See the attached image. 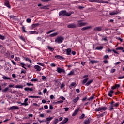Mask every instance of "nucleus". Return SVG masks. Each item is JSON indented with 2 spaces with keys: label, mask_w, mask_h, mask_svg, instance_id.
<instances>
[{
  "label": "nucleus",
  "mask_w": 124,
  "mask_h": 124,
  "mask_svg": "<svg viewBox=\"0 0 124 124\" xmlns=\"http://www.w3.org/2000/svg\"><path fill=\"white\" fill-rule=\"evenodd\" d=\"M74 13V12H67L65 10L61 11L59 13V16H70L71 14H73Z\"/></svg>",
  "instance_id": "obj_1"
},
{
  "label": "nucleus",
  "mask_w": 124,
  "mask_h": 124,
  "mask_svg": "<svg viewBox=\"0 0 124 124\" xmlns=\"http://www.w3.org/2000/svg\"><path fill=\"white\" fill-rule=\"evenodd\" d=\"M107 110V107H102L95 108V112H103V111H106Z\"/></svg>",
  "instance_id": "obj_2"
},
{
  "label": "nucleus",
  "mask_w": 124,
  "mask_h": 124,
  "mask_svg": "<svg viewBox=\"0 0 124 124\" xmlns=\"http://www.w3.org/2000/svg\"><path fill=\"white\" fill-rule=\"evenodd\" d=\"M64 38L62 36H57L56 39L55 40V42L58 44H61L64 40Z\"/></svg>",
  "instance_id": "obj_3"
},
{
  "label": "nucleus",
  "mask_w": 124,
  "mask_h": 124,
  "mask_svg": "<svg viewBox=\"0 0 124 124\" xmlns=\"http://www.w3.org/2000/svg\"><path fill=\"white\" fill-rule=\"evenodd\" d=\"M18 109H19V107L16 106H13L10 107L9 108V110L11 111H12L13 110H18Z\"/></svg>",
  "instance_id": "obj_4"
},
{
  "label": "nucleus",
  "mask_w": 124,
  "mask_h": 124,
  "mask_svg": "<svg viewBox=\"0 0 124 124\" xmlns=\"http://www.w3.org/2000/svg\"><path fill=\"white\" fill-rule=\"evenodd\" d=\"M77 27V25L74 23H71L67 25V28H68V29L76 28Z\"/></svg>",
  "instance_id": "obj_5"
},
{
  "label": "nucleus",
  "mask_w": 124,
  "mask_h": 124,
  "mask_svg": "<svg viewBox=\"0 0 124 124\" xmlns=\"http://www.w3.org/2000/svg\"><path fill=\"white\" fill-rule=\"evenodd\" d=\"M24 91L26 92L30 91V92H33V88H29V87H26L24 88Z\"/></svg>",
  "instance_id": "obj_6"
},
{
  "label": "nucleus",
  "mask_w": 124,
  "mask_h": 124,
  "mask_svg": "<svg viewBox=\"0 0 124 124\" xmlns=\"http://www.w3.org/2000/svg\"><path fill=\"white\" fill-rule=\"evenodd\" d=\"M56 59H58V60H64V58L61 55H56L55 56Z\"/></svg>",
  "instance_id": "obj_7"
},
{
  "label": "nucleus",
  "mask_w": 124,
  "mask_h": 124,
  "mask_svg": "<svg viewBox=\"0 0 124 124\" xmlns=\"http://www.w3.org/2000/svg\"><path fill=\"white\" fill-rule=\"evenodd\" d=\"M87 23L85 22H79L78 24V27H79V28L81 27H82V26H86Z\"/></svg>",
  "instance_id": "obj_8"
},
{
  "label": "nucleus",
  "mask_w": 124,
  "mask_h": 124,
  "mask_svg": "<svg viewBox=\"0 0 124 124\" xmlns=\"http://www.w3.org/2000/svg\"><path fill=\"white\" fill-rule=\"evenodd\" d=\"M102 30V27H97L94 28L95 31H100Z\"/></svg>",
  "instance_id": "obj_9"
},
{
  "label": "nucleus",
  "mask_w": 124,
  "mask_h": 124,
  "mask_svg": "<svg viewBox=\"0 0 124 124\" xmlns=\"http://www.w3.org/2000/svg\"><path fill=\"white\" fill-rule=\"evenodd\" d=\"M66 54L70 56L71 55V48H67L66 50Z\"/></svg>",
  "instance_id": "obj_10"
},
{
  "label": "nucleus",
  "mask_w": 124,
  "mask_h": 124,
  "mask_svg": "<svg viewBox=\"0 0 124 124\" xmlns=\"http://www.w3.org/2000/svg\"><path fill=\"white\" fill-rule=\"evenodd\" d=\"M80 109L79 108H78L77 109H76L74 111V112L72 114L73 117H75L76 115H77L78 114V112H79V110Z\"/></svg>",
  "instance_id": "obj_11"
},
{
  "label": "nucleus",
  "mask_w": 124,
  "mask_h": 124,
  "mask_svg": "<svg viewBox=\"0 0 124 124\" xmlns=\"http://www.w3.org/2000/svg\"><path fill=\"white\" fill-rule=\"evenodd\" d=\"M34 68L36 70V71L39 72L41 71V67H40L37 65H35Z\"/></svg>",
  "instance_id": "obj_12"
},
{
  "label": "nucleus",
  "mask_w": 124,
  "mask_h": 124,
  "mask_svg": "<svg viewBox=\"0 0 124 124\" xmlns=\"http://www.w3.org/2000/svg\"><path fill=\"white\" fill-rule=\"evenodd\" d=\"M5 6H7L8 8H11L10 4H9V1L8 0H5L4 2Z\"/></svg>",
  "instance_id": "obj_13"
},
{
  "label": "nucleus",
  "mask_w": 124,
  "mask_h": 124,
  "mask_svg": "<svg viewBox=\"0 0 124 124\" xmlns=\"http://www.w3.org/2000/svg\"><path fill=\"white\" fill-rule=\"evenodd\" d=\"M57 71L58 72V73H62V72L64 73L65 72V71L64 69H62L61 68H57Z\"/></svg>",
  "instance_id": "obj_14"
},
{
  "label": "nucleus",
  "mask_w": 124,
  "mask_h": 124,
  "mask_svg": "<svg viewBox=\"0 0 124 124\" xmlns=\"http://www.w3.org/2000/svg\"><path fill=\"white\" fill-rule=\"evenodd\" d=\"M91 123V120L90 118H88L87 119L84 120L83 124H90Z\"/></svg>",
  "instance_id": "obj_15"
},
{
  "label": "nucleus",
  "mask_w": 124,
  "mask_h": 124,
  "mask_svg": "<svg viewBox=\"0 0 124 124\" xmlns=\"http://www.w3.org/2000/svg\"><path fill=\"white\" fill-rule=\"evenodd\" d=\"M113 93H114V91L110 90L109 92H108V96H110V97H112V96H113Z\"/></svg>",
  "instance_id": "obj_16"
},
{
  "label": "nucleus",
  "mask_w": 124,
  "mask_h": 124,
  "mask_svg": "<svg viewBox=\"0 0 124 124\" xmlns=\"http://www.w3.org/2000/svg\"><path fill=\"white\" fill-rule=\"evenodd\" d=\"M89 2H101V0H89Z\"/></svg>",
  "instance_id": "obj_17"
},
{
  "label": "nucleus",
  "mask_w": 124,
  "mask_h": 124,
  "mask_svg": "<svg viewBox=\"0 0 124 124\" xmlns=\"http://www.w3.org/2000/svg\"><path fill=\"white\" fill-rule=\"evenodd\" d=\"M93 82V79H92L90 80H89L85 84V86H87V87L88 86H90V85H91V84H92V82Z\"/></svg>",
  "instance_id": "obj_18"
},
{
  "label": "nucleus",
  "mask_w": 124,
  "mask_h": 124,
  "mask_svg": "<svg viewBox=\"0 0 124 124\" xmlns=\"http://www.w3.org/2000/svg\"><path fill=\"white\" fill-rule=\"evenodd\" d=\"M107 112H106V111L104 112L101 114L97 115V116H98V117H99L98 118H101V117H103V116H105V115H107Z\"/></svg>",
  "instance_id": "obj_19"
},
{
  "label": "nucleus",
  "mask_w": 124,
  "mask_h": 124,
  "mask_svg": "<svg viewBox=\"0 0 124 124\" xmlns=\"http://www.w3.org/2000/svg\"><path fill=\"white\" fill-rule=\"evenodd\" d=\"M53 119H54L53 117L46 118V121H45V122H51Z\"/></svg>",
  "instance_id": "obj_20"
},
{
  "label": "nucleus",
  "mask_w": 124,
  "mask_h": 124,
  "mask_svg": "<svg viewBox=\"0 0 124 124\" xmlns=\"http://www.w3.org/2000/svg\"><path fill=\"white\" fill-rule=\"evenodd\" d=\"M58 34H59V33L55 32V33H53L52 34H51L50 35H49V36L50 37H54L55 36H57V35H58Z\"/></svg>",
  "instance_id": "obj_21"
},
{
  "label": "nucleus",
  "mask_w": 124,
  "mask_h": 124,
  "mask_svg": "<svg viewBox=\"0 0 124 124\" xmlns=\"http://www.w3.org/2000/svg\"><path fill=\"white\" fill-rule=\"evenodd\" d=\"M20 66H22V67H23V68H24V69L27 70V68L25 67V66H26V64L24 63H19V65Z\"/></svg>",
  "instance_id": "obj_22"
},
{
  "label": "nucleus",
  "mask_w": 124,
  "mask_h": 124,
  "mask_svg": "<svg viewBox=\"0 0 124 124\" xmlns=\"http://www.w3.org/2000/svg\"><path fill=\"white\" fill-rule=\"evenodd\" d=\"M15 88H16V89H23V88H24V86H23V85H16Z\"/></svg>",
  "instance_id": "obj_23"
},
{
  "label": "nucleus",
  "mask_w": 124,
  "mask_h": 124,
  "mask_svg": "<svg viewBox=\"0 0 124 124\" xmlns=\"http://www.w3.org/2000/svg\"><path fill=\"white\" fill-rule=\"evenodd\" d=\"M103 46H98L95 48V50H102Z\"/></svg>",
  "instance_id": "obj_24"
},
{
  "label": "nucleus",
  "mask_w": 124,
  "mask_h": 124,
  "mask_svg": "<svg viewBox=\"0 0 124 124\" xmlns=\"http://www.w3.org/2000/svg\"><path fill=\"white\" fill-rule=\"evenodd\" d=\"M47 48L48 49V50H50L51 52H53V51H54L55 49L54 48L50 46H47Z\"/></svg>",
  "instance_id": "obj_25"
},
{
  "label": "nucleus",
  "mask_w": 124,
  "mask_h": 124,
  "mask_svg": "<svg viewBox=\"0 0 124 124\" xmlns=\"http://www.w3.org/2000/svg\"><path fill=\"white\" fill-rule=\"evenodd\" d=\"M91 28V27H89V26H86L85 27H83L81 29L82 31H86V30H88V29H90Z\"/></svg>",
  "instance_id": "obj_26"
},
{
  "label": "nucleus",
  "mask_w": 124,
  "mask_h": 124,
  "mask_svg": "<svg viewBox=\"0 0 124 124\" xmlns=\"http://www.w3.org/2000/svg\"><path fill=\"white\" fill-rule=\"evenodd\" d=\"M116 14H118V12H117L113 11V12H110L109 13V15H116Z\"/></svg>",
  "instance_id": "obj_27"
},
{
  "label": "nucleus",
  "mask_w": 124,
  "mask_h": 124,
  "mask_svg": "<svg viewBox=\"0 0 124 124\" xmlns=\"http://www.w3.org/2000/svg\"><path fill=\"white\" fill-rule=\"evenodd\" d=\"M38 26H39V23L33 24L32 25V28L33 29L34 28H36Z\"/></svg>",
  "instance_id": "obj_28"
},
{
  "label": "nucleus",
  "mask_w": 124,
  "mask_h": 124,
  "mask_svg": "<svg viewBox=\"0 0 124 124\" xmlns=\"http://www.w3.org/2000/svg\"><path fill=\"white\" fill-rule=\"evenodd\" d=\"M40 96H30L29 98H40Z\"/></svg>",
  "instance_id": "obj_29"
},
{
  "label": "nucleus",
  "mask_w": 124,
  "mask_h": 124,
  "mask_svg": "<svg viewBox=\"0 0 124 124\" xmlns=\"http://www.w3.org/2000/svg\"><path fill=\"white\" fill-rule=\"evenodd\" d=\"M24 60L27 62H29L30 63H31V60H30L29 58L24 57Z\"/></svg>",
  "instance_id": "obj_30"
},
{
  "label": "nucleus",
  "mask_w": 124,
  "mask_h": 124,
  "mask_svg": "<svg viewBox=\"0 0 124 124\" xmlns=\"http://www.w3.org/2000/svg\"><path fill=\"white\" fill-rule=\"evenodd\" d=\"M40 8V9H46V10L49 9V8H48V6H47L41 7Z\"/></svg>",
  "instance_id": "obj_31"
},
{
  "label": "nucleus",
  "mask_w": 124,
  "mask_h": 124,
  "mask_svg": "<svg viewBox=\"0 0 124 124\" xmlns=\"http://www.w3.org/2000/svg\"><path fill=\"white\" fill-rule=\"evenodd\" d=\"M94 98H95V97H94V95H92V96L88 99V100H93Z\"/></svg>",
  "instance_id": "obj_32"
},
{
  "label": "nucleus",
  "mask_w": 124,
  "mask_h": 124,
  "mask_svg": "<svg viewBox=\"0 0 124 124\" xmlns=\"http://www.w3.org/2000/svg\"><path fill=\"white\" fill-rule=\"evenodd\" d=\"M90 62L92 64H94V63H97V61H96L95 60H91L90 61Z\"/></svg>",
  "instance_id": "obj_33"
},
{
  "label": "nucleus",
  "mask_w": 124,
  "mask_h": 124,
  "mask_svg": "<svg viewBox=\"0 0 124 124\" xmlns=\"http://www.w3.org/2000/svg\"><path fill=\"white\" fill-rule=\"evenodd\" d=\"M78 100H79V97H77L76 99H74L73 100V102H74V103H76V102H77Z\"/></svg>",
  "instance_id": "obj_34"
},
{
  "label": "nucleus",
  "mask_w": 124,
  "mask_h": 124,
  "mask_svg": "<svg viewBox=\"0 0 124 124\" xmlns=\"http://www.w3.org/2000/svg\"><path fill=\"white\" fill-rule=\"evenodd\" d=\"M9 88L6 87L2 90V92L3 93H6L7 92V91H9Z\"/></svg>",
  "instance_id": "obj_35"
},
{
  "label": "nucleus",
  "mask_w": 124,
  "mask_h": 124,
  "mask_svg": "<svg viewBox=\"0 0 124 124\" xmlns=\"http://www.w3.org/2000/svg\"><path fill=\"white\" fill-rule=\"evenodd\" d=\"M57 123H59V119H55L53 122V124H57Z\"/></svg>",
  "instance_id": "obj_36"
},
{
  "label": "nucleus",
  "mask_w": 124,
  "mask_h": 124,
  "mask_svg": "<svg viewBox=\"0 0 124 124\" xmlns=\"http://www.w3.org/2000/svg\"><path fill=\"white\" fill-rule=\"evenodd\" d=\"M2 78L4 80H10V78L6 76H3Z\"/></svg>",
  "instance_id": "obj_37"
},
{
  "label": "nucleus",
  "mask_w": 124,
  "mask_h": 124,
  "mask_svg": "<svg viewBox=\"0 0 124 124\" xmlns=\"http://www.w3.org/2000/svg\"><path fill=\"white\" fill-rule=\"evenodd\" d=\"M74 75V70L71 71L70 72H69L68 74V75Z\"/></svg>",
  "instance_id": "obj_38"
},
{
  "label": "nucleus",
  "mask_w": 124,
  "mask_h": 124,
  "mask_svg": "<svg viewBox=\"0 0 124 124\" xmlns=\"http://www.w3.org/2000/svg\"><path fill=\"white\" fill-rule=\"evenodd\" d=\"M19 38L22 40V41H24V42H26V39H25V38L23 37L22 36H20Z\"/></svg>",
  "instance_id": "obj_39"
},
{
  "label": "nucleus",
  "mask_w": 124,
  "mask_h": 124,
  "mask_svg": "<svg viewBox=\"0 0 124 124\" xmlns=\"http://www.w3.org/2000/svg\"><path fill=\"white\" fill-rule=\"evenodd\" d=\"M88 80H89V78H86L85 79H84L82 82V84H86L88 81Z\"/></svg>",
  "instance_id": "obj_40"
},
{
  "label": "nucleus",
  "mask_w": 124,
  "mask_h": 124,
  "mask_svg": "<svg viewBox=\"0 0 124 124\" xmlns=\"http://www.w3.org/2000/svg\"><path fill=\"white\" fill-rule=\"evenodd\" d=\"M0 39H1V40H4L5 39V37L0 34Z\"/></svg>",
  "instance_id": "obj_41"
},
{
  "label": "nucleus",
  "mask_w": 124,
  "mask_h": 124,
  "mask_svg": "<svg viewBox=\"0 0 124 124\" xmlns=\"http://www.w3.org/2000/svg\"><path fill=\"white\" fill-rule=\"evenodd\" d=\"M112 106L113 107H118V106H119V103H114V104H112Z\"/></svg>",
  "instance_id": "obj_42"
},
{
  "label": "nucleus",
  "mask_w": 124,
  "mask_h": 124,
  "mask_svg": "<svg viewBox=\"0 0 124 124\" xmlns=\"http://www.w3.org/2000/svg\"><path fill=\"white\" fill-rule=\"evenodd\" d=\"M55 104H60V103H63V101L62 100H60L55 103Z\"/></svg>",
  "instance_id": "obj_43"
},
{
  "label": "nucleus",
  "mask_w": 124,
  "mask_h": 124,
  "mask_svg": "<svg viewBox=\"0 0 124 124\" xmlns=\"http://www.w3.org/2000/svg\"><path fill=\"white\" fill-rule=\"evenodd\" d=\"M62 122H63L64 124H65V123H67V122H68V118H65Z\"/></svg>",
  "instance_id": "obj_44"
},
{
  "label": "nucleus",
  "mask_w": 124,
  "mask_h": 124,
  "mask_svg": "<svg viewBox=\"0 0 124 124\" xmlns=\"http://www.w3.org/2000/svg\"><path fill=\"white\" fill-rule=\"evenodd\" d=\"M78 8L80 10H83V9H84V8H85V7L82 6H78Z\"/></svg>",
  "instance_id": "obj_45"
},
{
  "label": "nucleus",
  "mask_w": 124,
  "mask_h": 124,
  "mask_svg": "<svg viewBox=\"0 0 124 124\" xmlns=\"http://www.w3.org/2000/svg\"><path fill=\"white\" fill-rule=\"evenodd\" d=\"M54 31H55V30H51L48 31L46 33L47 34H50V33H51V32H54Z\"/></svg>",
  "instance_id": "obj_46"
},
{
  "label": "nucleus",
  "mask_w": 124,
  "mask_h": 124,
  "mask_svg": "<svg viewBox=\"0 0 124 124\" xmlns=\"http://www.w3.org/2000/svg\"><path fill=\"white\" fill-rule=\"evenodd\" d=\"M85 118V114H82L81 116L79 117L80 120H82Z\"/></svg>",
  "instance_id": "obj_47"
},
{
  "label": "nucleus",
  "mask_w": 124,
  "mask_h": 124,
  "mask_svg": "<svg viewBox=\"0 0 124 124\" xmlns=\"http://www.w3.org/2000/svg\"><path fill=\"white\" fill-rule=\"evenodd\" d=\"M116 50H117V51H118V50H121V51H123V50H124V47H117V48H116Z\"/></svg>",
  "instance_id": "obj_48"
},
{
  "label": "nucleus",
  "mask_w": 124,
  "mask_h": 124,
  "mask_svg": "<svg viewBox=\"0 0 124 124\" xmlns=\"http://www.w3.org/2000/svg\"><path fill=\"white\" fill-rule=\"evenodd\" d=\"M74 86H76V83L75 82H72L70 84V87H74Z\"/></svg>",
  "instance_id": "obj_49"
},
{
  "label": "nucleus",
  "mask_w": 124,
  "mask_h": 124,
  "mask_svg": "<svg viewBox=\"0 0 124 124\" xmlns=\"http://www.w3.org/2000/svg\"><path fill=\"white\" fill-rule=\"evenodd\" d=\"M28 100H29V99H28V98H26L24 100V103L26 104L27 105H29V103H28Z\"/></svg>",
  "instance_id": "obj_50"
},
{
  "label": "nucleus",
  "mask_w": 124,
  "mask_h": 124,
  "mask_svg": "<svg viewBox=\"0 0 124 124\" xmlns=\"http://www.w3.org/2000/svg\"><path fill=\"white\" fill-rule=\"evenodd\" d=\"M19 104H21V105H24V106H28V105H27V104H26V103H21V102H19Z\"/></svg>",
  "instance_id": "obj_51"
},
{
  "label": "nucleus",
  "mask_w": 124,
  "mask_h": 124,
  "mask_svg": "<svg viewBox=\"0 0 124 124\" xmlns=\"http://www.w3.org/2000/svg\"><path fill=\"white\" fill-rule=\"evenodd\" d=\"M109 59V55H105L104 57H103V58L105 59V60H106L107 59Z\"/></svg>",
  "instance_id": "obj_52"
},
{
  "label": "nucleus",
  "mask_w": 124,
  "mask_h": 124,
  "mask_svg": "<svg viewBox=\"0 0 124 124\" xmlns=\"http://www.w3.org/2000/svg\"><path fill=\"white\" fill-rule=\"evenodd\" d=\"M46 79H47V78H46V77H45L44 76H42V80H44V81H45V80H46Z\"/></svg>",
  "instance_id": "obj_53"
},
{
  "label": "nucleus",
  "mask_w": 124,
  "mask_h": 124,
  "mask_svg": "<svg viewBox=\"0 0 124 124\" xmlns=\"http://www.w3.org/2000/svg\"><path fill=\"white\" fill-rule=\"evenodd\" d=\"M31 82H37L38 80L36 78H33L32 79H31Z\"/></svg>",
  "instance_id": "obj_54"
},
{
  "label": "nucleus",
  "mask_w": 124,
  "mask_h": 124,
  "mask_svg": "<svg viewBox=\"0 0 124 124\" xmlns=\"http://www.w3.org/2000/svg\"><path fill=\"white\" fill-rule=\"evenodd\" d=\"M26 22L27 23H31V18H28L27 20H26Z\"/></svg>",
  "instance_id": "obj_55"
},
{
  "label": "nucleus",
  "mask_w": 124,
  "mask_h": 124,
  "mask_svg": "<svg viewBox=\"0 0 124 124\" xmlns=\"http://www.w3.org/2000/svg\"><path fill=\"white\" fill-rule=\"evenodd\" d=\"M114 107L111 106L110 107H109V111H113V110H114Z\"/></svg>",
  "instance_id": "obj_56"
},
{
  "label": "nucleus",
  "mask_w": 124,
  "mask_h": 124,
  "mask_svg": "<svg viewBox=\"0 0 124 124\" xmlns=\"http://www.w3.org/2000/svg\"><path fill=\"white\" fill-rule=\"evenodd\" d=\"M37 40L38 41H41L42 40V38L40 37H38L37 38Z\"/></svg>",
  "instance_id": "obj_57"
},
{
  "label": "nucleus",
  "mask_w": 124,
  "mask_h": 124,
  "mask_svg": "<svg viewBox=\"0 0 124 124\" xmlns=\"http://www.w3.org/2000/svg\"><path fill=\"white\" fill-rule=\"evenodd\" d=\"M26 85H27V86H33V84H31V82L30 83H26Z\"/></svg>",
  "instance_id": "obj_58"
},
{
  "label": "nucleus",
  "mask_w": 124,
  "mask_h": 124,
  "mask_svg": "<svg viewBox=\"0 0 124 124\" xmlns=\"http://www.w3.org/2000/svg\"><path fill=\"white\" fill-rule=\"evenodd\" d=\"M116 72V69H112L110 71L111 73H114V72Z\"/></svg>",
  "instance_id": "obj_59"
},
{
  "label": "nucleus",
  "mask_w": 124,
  "mask_h": 124,
  "mask_svg": "<svg viewBox=\"0 0 124 124\" xmlns=\"http://www.w3.org/2000/svg\"><path fill=\"white\" fill-rule=\"evenodd\" d=\"M36 32V31H31L30 32V34H34Z\"/></svg>",
  "instance_id": "obj_60"
},
{
  "label": "nucleus",
  "mask_w": 124,
  "mask_h": 124,
  "mask_svg": "<svg viewBox=\"0 0 124 124\" xmlns=\"http://www.w3.org/2000/svg\"><path fill=\"white\" fill-rule=\"evenodd\" d=\"M117 39H118V40L120 41V42H123V39H122V38H121L120 37H117Z\"/></svg>",
  "instance_id": "obj_61"
},
{
  "label": "nucleus",
  "mask_w": 124,
  "mask_h": 124,
  "mask_svg": "<svg viewBox=\"0 0 124 124\" xmlns=\"http://www.w3.org/2000/svg\"><path fill=\"white\" fill-rule=\"evenodd\" d=\"M37 64L39 65H41V66H44L45 64L44 63H37Z\"/></svg>",
  "instance_id": "obj_62"
},
{
  "label": "nucleus",
  "mask_w": 124,
  "mask_h": 124,
  "mask_svg": "<svg viewBox=\"0 0 124 124\" xmlns=\"http://www.w3.org/2000/svg\"><path fill=\"white\" fill-rule=\"evenodd\" d=\"M87 96H86L85 97H84L82 99V101H85L87 99Z\"/></svg>",
  "instance_id": "obj_63"
},
{
  "label": "nucleus",
  "mask_w": 124,
  "mask_h": 124,
  "mask_svg": "<svg viewBox=\"0 0 124 124\" xmlns=\"http://www.w3.org/2000/svg\"><path fill=\"white\" fill-rule=\"evenodd\" d=\"M64 110H65V112H67V111H68V109H69V108L66 107V108H64Z\"/></svg>",
  "instance_id": "obj_64"
}]
</instances>
